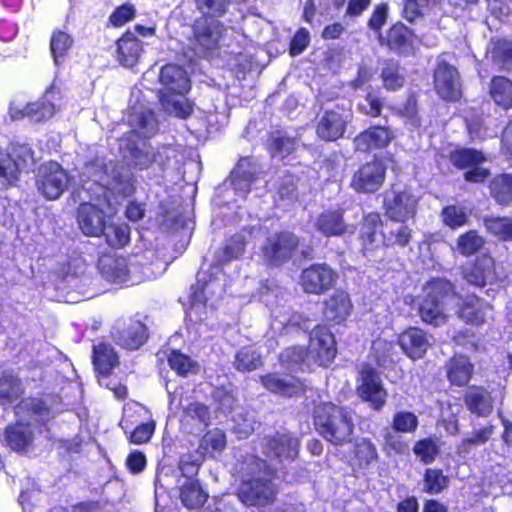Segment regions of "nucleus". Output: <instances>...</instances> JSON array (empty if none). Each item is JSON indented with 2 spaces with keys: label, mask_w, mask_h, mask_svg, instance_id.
<instances>
[{
  "label": "nucleus",
  "mask_w": 512,
  "mask_h": 512,
  "mask_svg": "<svg viewBox=\"0 0 512 512\" xmlns=\"http://www.w3.org/2000/svg\"><path fill=\"white\" fill-rule=\"evenodd\" d=\"M81 188L93 199L105 198L109 206L135 191V179L130 170L116 166L111 160L96 159L85 166Z\"/></svg>",
  "instance_id": "nucleus-1"
},
{
  "label": "nucleus",
  "mask_w": 512,
  "mask_h": 512,
  "mask_svg": "<svg viewBox=\"0 0 512 512\" xmlns=\"http://www.w3.org/2000/svg\"><path fill=\"white\" fill-rule=\"evenodd\" d=\"M128 121L133 129L125 139L120 141L119 148L123 158L138 169H146L154 162L163 165L164 157H169L168 153L171 149L163 147L154 153L145 140L158 130L154 113L148 109L135 110Z\"/></svg>",
  "instance_id": "nucleus-2"
},
{
  "label": "nucleus",
  "mask_w": 512,
  "mask_h": 512,
  "mask_svg": "<svg viewBox=\"0 0 512 512\" xmlns=\"http://www.w3.org/2000/svg\"><path fill=\"white\" fill-rule=\"evenodd\" d=\"M277 468L267 466L255 455H239L234 472L241 478L239 499L246 505L266 506L272 503L277 490L272 482Z\"/></svg>",
  "instance_id": "nucleus-3"
},
{
  "label": "nucleus",
  "mask_w": 512,
  "mask_h": 512,
  "mask_svg": "<svg viewBox=\"0 0 512 512\" xmlns=\"http://www.w3.org/2000/svg\"><path fill=\"white\" fill-rule=\"evenodd\" d=\"M56 399L26 398L15 407V424L9 425L4 434L5 444L14 451L25 452L32 445L37 424L54 417L59 409L55 407Z\"/></svg>",
  "instance_id": "nucleus-4"
},
{
  "label": "nucleus",
  "mask_w": 512,
  "mask_h": 512,
  "mask_svg": "<svg viewBox=\"0 0 512 512\" xmlns=\"http://www.w3.org/2000/svg\"><path fill=\"white\" fill-rule=\"evenodd\" d=\"M457 296L453 284L445 279H434L423 288L419 303V315L423 322L441 326L448 320Z\"/></svg>",
  "instance_id": "nucleus-5"
},
{
  "label": "nucleus",
  "mask_w": 512,
  "mask_h": 512,
  "mask_svg": "<svg viewBox=\"0 0 512 512\" xmlns=\"http://www.w3.org/2000/svg\"><path fill=\"white\" fill-rule=\"evenodd\" d=\"M314 424L323 438L338 446L352 440V411L331 402L319 404L314 410Z\"/></svg>",
  "instance_id": "nucleus-6"
},
{
  "label": "nucleus",
  "mask_w": 512,
  "mask_h": 512,
  "mask_svg": "<svg viewBox=\"0 0 512 512\" xmlns=\"http://www.w3.org/2000/svg\"><path fill=\"white\" fill-rule=\"evenodd\" d=\"M159 78L163 85L160 97L163 109L179 118L188 117L192 112V104L184 96L190 90L186 71L180 66L169 64L161 69Z\"/></svg>",
  "instance_id": "nucleus-7"
},
{
  "label": "nucleus",
  "mask_w": 512,
  "mask_h": 512,
  "mask_svg": "<svg viewBox=\"0 0 512 512\" xmlns=\"http://www.w3.org/2000/svg\"><path fill=\"white\" fill-rule=\"evenodd\" d=\"M196 7L203 15L194 24L197 53L205 54L214 49L221 37L223 26L218 20L227 9V0H195Z\"/></svg>",
  "instance_id": "nucleus-8"
},
{
  "label": "nucleus",
  "mask_w": 512,
  "mask_h": 512,
  "mask_svg": "<svg viewBox=\"0 0 512 512\" xmlns=\"http://www.w3.org/2000/svg\"><path fill=\"white\" fill-rule=\"evenodd\" d=\"M119 363L118 356L111 344L100 341L93 346V364L100 376L98 382L101 386L113 391L115 397L124 399L127 395L126 386L116 383L109 377L110 371Z\"/></svg>",
  "instance_id": "nucleus-9"
},
{
  "label": "nucleus",
  "mask_w": 512,
  "mask_h": 512,
  "mask_svg": "<svg viewBox=\"0 0 512 512\" xmlns=\"http://www.w3.org/2000/svg\"><path fill=\"white\" fill-rule=\"evenodd\" d=\"M70 181L67 172L57 162H46L38 168L37 190L48 200L58 199L68 188Z\"/></svg>",
  "instance_id": "nucleus-10"
},
{
  "label": "nucleus",
  "mask_w": 512,
  "mask_h": 512,
  "mask_svg": "<svg viewBox=\"0 0 512 512\" xmlns=\"http://www.w3.org/2000/svg\"><path fill=\"white\" fill-rule=\"evenodd\" d=\"M223 293L222 284L215 280H206L204 273L198 274V280L191 295V306L188 311V317L191 321H202L203 313L207 307L214 306V298L221 297Z\"/></svg>",
  "instance_id": "nucleus-11"
},
{
  "label": "nucleus",
  "mask_w": 512,
  "mask_h": 512,
  "mask_svg": "<svg viewBox=\"0 0 512 512\" xmlns=\"http://www.w3.org/2000/svg\"><path fill=\"white\" fill-rule=\"evenodd\" d=\"M337 353L334 335L324 326L315 327L310 334L306 361L311 365L327 366Z\"/></svg>",
  "instance_id": "nucleus-12"
},
{
  "label": "nucleus",
  "mask_w": 512,
  "mask_h": 512,
  "mask_svg": "<svg viewBox=\"0 0 512 512\" xmlns=\"http://www.w3.org/2000/svg\"><path fill=\"white\" fill-rule=\"evenodd\" d=\"M99 269L102 276L109 282L117 284L133 285L143 279L151 277L147 272L142 276H137V266L128 264L125 257L103 256L99 260Z\"/></svg>",
  "instance_id": "nucleus-13"
},
{
  "label": "nucleus",
  "mask_w": 512,
  "mask_h": 512,
  "mask_svg": "<svg viewBox=\"0 0 512 512\" xmlns=\"http://www.w3.org/2000/svg\"><path fill=\"white\" fill-rule=\"evenodd\" d=\"M358 381L359 397L368 402L373 410L380 411L386 404L388 394L377 371L369 364H363L359 371Z\"/></svg>",
  "instance_id": "nucleus-14"
},
{
  "label": "nucleus",
  "mask_w": 512,
  "mask_h": 512,
  "mask_svg": "<svg viewBox=\"0 0 512 512\" xmlns=\"http://www.w3.org/2000/svg\"><path fill=\"white\" fill-rule=\"evenodd\" d=\"M434 88L444 100L456 101L461 97L462 84L459 72L446 60L445 55L437 59Z\"/></svg>",
  "instance_id": "nucleus-15"
},
{
  "label": "nucleus",
  "mask_w": 512,
  "mask_h": 512,
  "mask_svg": "<svg viewBox=\"0 0 512 512\" xmlns=\"http://www.w3.org/2000/svg\"><path fill=\"white\" fill-rule=\"evenodd\" d=\"M299 441L296 437L286 432H277L265 437L262 443V452L279 464L294 460L298 454Z\"/></svg>",
  "instance_id": "nucleus-16"
},
{
  "label": "nucleus",
  "mask_w": 512,
  "mask_h": 512,
  "mask_svg": "<svg viewBox=\"0 0 512 512\" xmlns=\"http://www.w3.org/2000/svg\"><path fill=\"white\" fill-rule=\"evenodd\" d=\"M418 198L409 190L391 191L385 195V214L395 222H405L416 213Z\"/></svg>",
  "instance_id": "nucleus-17"
},
{
  "label": "nucleus",
  "mask_w": 512,
  "mask_h": 512,
  "mask_svg": "<svg viewBox=\"0 0 512 512\" xmlns=\"http://www.w3.org/2000/svg\"><path fill=\"white\" fill-rule=\"evenodd\" d=\"M111 335L119 346L128 350H136L147 340V329L138 320L120 319L114 324Z\"/></svg>",
  "instance_id": "nucleus-18"
},
{
  "label": "nucleus",
  "mask_w": 512,
  "mask_h": 512,
  "mask_svg": "<svg viewBox=\"0 0 512 512\" xmlns=\"http://www.w3.org/2000/svg\"><path fill=\"white\" fill-rule=\"evenodd\" d=\"M298 244L299 240L293 233H276L267 238L262 248L263 257L270 264L280 265L290 259Z\"/></svg>",
  "instance_id": "nucleus-19"
},
{
  "label": "nucleus",
  "mask_w": 512,
  "mask_h": 512,
  "mask_svg": "<svg viewBox=\"0 0 512 512\" xmlns=\"http://www.w3.org/2000/svg\"><path fill=\"white\" fill-rule=\"evenodd\" d=\"M336 278V273L328 265L315 264L302 271L300 284L306 293L321 294L332 287Z\"/></svg>",
  "instance_id": "nucleus-20"
},
{
  "label": "nucleus",
  "mask_w": 512,
  "mask_h": 512,
  "mask_svg": "<svg viewBox=\"0 0 512 512\" xmlns=\"http://www.w3.org/2000/svg\"><path fill=\"white\" fill-rule=\"evenodd\" d=\"M386 167L381 160L363 165L353 176L351 185L357 192L372 193L383 184Z\"/></svg>",
  "instance_id": "nucleus-21"
},
{
  "label": "nucleus",
  "mask_w": 512,
  "mask_h": 512,
  "mask_svg": "<svg viewBox=\"0 0 512 512\" xmlns=\"http://www.w3.org/2000/svg\"><path fill=\"white\" fill-rule=\"evenodd\" d=\"M484 156L480 151L474 149H461L451 154V162L459 168H471L465 173V179L470 182L480 183L489 176V171L480 166Z\"/></svg>",
  "instance_id": "nucleus-22"
},
{
  "label": "nucleus",
  "mask_w": 512,
  "mask_h": 512,
  "mask_svg": "<svg viewBox=\"0 0 512 512\" xmlns=\"http://www.w3.org/2000/svg\"><path fill=\"white\" fill-rule=\"evenodd\" d=\"M350 116V111L344 108L326 111L317 125L318 136L326 141L342 137Z\"/></svg>",
  "instance_id": "nucleus-23"
},
{
  "label": "nucleus",
  "mask_w": 512,
  "mask_h": 512,
  "mask_svg": "<svg viewBox=\"0 0 512 512\" xmlns=\"http://www.w3.org/2000/svg\"><path fill=\"white\" fill-rule=\"evenodd\" d=\"M77 220L81 231L86 236L102 235L108 223L104 212L92 203H82L77 212Z\"/></svg>",
  "instance_id": "nucleus-24"
},
{
  "label": "nucleus",
  "mask_w": 512,
  "mask_h": 512,
  "mask_svg": "<svg viewBox=\"0 0 512 512\" xmlns=\"http://www.w3.org/2000/svg\"><path fill=\"white\" fill-rule=\"evenodd\" d=\"M433 337L423 330L410 327L398 336V344L403 352L411 359L422 358L432 344Z\"/></svg>",
  "instance_id": "nucleus-25"
},
{
  "label": "nucleus",
  "mask_w": 512,
  "mask_h": 512,
  "mask_svg": "<svg viewBox=\"0 0 512 512\" xmlns=\"http://www.w3.org/2000/svg\"><path fill=\"white\" fill-rule=\"evenodd\" d=\"M459 301L460 299L457 297L456 304L459 305L457 315L466 323L482 325L491 315L490 304L475 295H467L461 299V304Z\"/></svg>",
  "instance_id": "nucleus-26"
},
{
  "label": "nucleus",
  "mask_w": 512,
  "mask_h": 512,
  "mask_svg": "<svg viewBox=\"0 0 512 512\" xmlns=\"http://www.w3.org/2000/svg\"><path fill=\"white\" fill-rule=\"evenodd\" d=\"M313 226L325 237L342 236L354 231L353 225L345 223L341 209L323 211L315 219Z\"/></svg>",
  "instance_id": "nucleus-27"
},
{
  "label": "nucleus",
  "mask_w": 512,
  "mask_h": 512,
  "mask_svg": "<svg viewBox=\"0 0 512 512\" xmlns=\"http://www.w3.org/2000/svg\"><path fill=\"white\" fill-rule=\"evenodd\" d=\"M495 263L492 257L482 255L472 264L463 268L464 279L475 286H484L495 279Z\"/></svg>",
  "instance_id": "nucleus-28"
},
{
  "label": "nucleus",
  "mask_w": 512,
  "mask_h": 512,
  "mask_svg": "<svg viewBox=\"0 0 512 512\" xmlns=\"http://www.w3.org/2000/svg\"><path fill=\"white\" fill-rule=\"evenodd\" d=\"M381 226L382 220L378 213H369L364 217L360 229V240L365 254L384 245L385 234L379 231Z\"/></svg>",
  "instance_id": "nucleus-29"
},
{
  "label": "nucleus",
  "mask_w": 512,
  "mask_h": 512,
  "mask_svg": "<svg viewBox=\"0 0 512 512\" xmlns=\"http://www.w3.org/2000/svg\"><path fill=\"white\" fill-rule=\"evenodd\" d=\"M61 95L58 90L51 87L46 90L40 101L26 104V113L33 122L52 117L57 109L60 108Z\"/></svg>",
  "instance_id": "nucleus-30"
},
{
  "label": "nucleus",
  "mask_w": 512,
  "mask_h": 512,
  "mask_svg": "<svg viewBox=\"0 0 512 512\" xmlns=\"http://www.w3.org/2000/svg\"><path fill=\"white\" fill-rule=\"evenodd\" d=\"M393 138L394 134L388 128L374 126L356 136L354 146L356 150L367 152L388 146Z\"/></svg>",
  "instance_id": "nucleus-31"
},
{
  "label": "nucleus",
  "mask_w": 512,
  "mask_h": 512,
  "mask_svg": "<svg viewBox=\"0 0 512 512\" xmlns=\"http://www.w3.org/2000/svg\"><path fill=\"white\" fill-rule=\"evenodd\" d=\"M352 309L349 295L335 291L325 302L324 316L327 320L341 323L347 319Z\"/></svg>",
  "instance_id": "nucleus-32"
},
{
  "label": "nucleus",
  "mask_w": 512,
  "mask_h": 512,
  "mask_svg": "<svg viewBox=\"0 0 512 512\" xmlns=\"http://www.w3.org/2000/svg\"><path fill=\"white\" fill-rule=\"evenodd\" d=\"M464 402L467 409L479 417H486L493 410L491 395L483 387H470L465 393Z\"/></svg>",
  "instance_id": "nucleus-33"
},
{
  "label": "nucleus",
  "mask_w": 512,
  "mask_h": 512,
  "mask_svg": "<svg viewBox=\"0 0 512 512\" xmlns=\"http://www.w3.org/2000/svg\"><path fill=\"white\" fill-rule=\"evenodd\" d=\"M211 414L209 408L199 402L190 403L185 409L182 417V425L190 432L203 430L210 424Z\"/></svg>",
  "instance_id": "nucleus-34"
},
{
  "label": "nucleus",
  "mask_w": 512,
  "mask_h": 512,
  "mask_svg": "<svg viewBox=\"0 0 512 512\" xmlns=\"http://www.w3.org/2000/svg\"><path fill=\"white\" fill-rule=\"evenodd\" d=\"M387 40L389 47L400 54L413 52L417 42L414 34L401 23L390 28Z\"/></svg>",
  "instance_id": "nucleus-35"
},
{
  "label": "nucleus",
  "mask_w": 512,
  "mask_h": 512,
  "mask_svg": "<svg viewBox=\"0 0 512 512\" xmlns=\"http://www.w3.org/2000/svg\"><path fill=\"white\" fill-rule=\"evenodd\" d=\"M118 60L125 66L134 67L143 51L142 43L131 33L123 35L118 40Z\"/></svg>",
  "instance_id": "nucleus-36"
},
{
  "label": "nucleus",
  "mask_w": 512,
  "mask_h": 512,
  "mask_svg": "<svg viewBox=\"0 0 512 512\" xmlns=\"http://www.w3.org/2000/svg\"><path fill=\"white\" fill-rule=\"evenodd\" d=\"M261 381L271 392L284 396H293L302 390L300 381L292 376L266 375Z\"/></svg>",
  "instance_id": "nucleus-37"
},
{
  "label": "nucleus",
  "mask_w": 512,
  "mask_h": 512,
  "mask_svg": "<svg viewBox=\"0 0 512 512\" xmlns=\"http://www.w3.org/2000/svg\"><path fill=\"white\" fill-rule=\"evenodd\" d=\"M473 373V365L463 355L453 357L447 368V376L450 382L457 386L466 385Z\"/></svg>",
  "instance_id": "nucleus-38"
},
{
  "label": "nucleus",
  "mask_w": 512,
  "mask_h": 512,
  "mask_svg": "<svg viewBox=\"0 0 512 512\" xmlns=\"http://www.w3.org/2000/svg\"><path fill=\"white\" fill-rule=\"evenodd\" d=\"M24 392L20 379L13 372L0 375V404L7 405L18 399Z\"/></svg>",
  "instance_id": "nucleus-39"
},
{
  "label": "nucleus",
  "mask_w": 512,
  "mask_h": 512,
  "mask_svg": "<svg viewBox=\"0 0 512 512\" xmlns=\"http://www.w3.org/2000/svg\"><path fill=\"white\" fill-rule=\"evenodd\" d=\"M246 166H249V161L247 159L241 160L230 176L233 189L242 196L251 191V185L256 180L253 178L251 169H247Z\"/></svg>",
  "instance_id": "nucleus-40"
},
{
  "label": "nucleus",
  "mask_w": 512,
  "mask_h": 512,
  "mask_svg": "<svg viewBox=\"0 0 512 512\" xmlns=\"http://www.w3.org/2000/svg\"><path fill=\"white\" fill-rule=\"evenodd\" d=\"M490 95L498 106L509 109L512 107V82L505 77H494L490 85Z\"/></svg>",
  "instance_id": "nucleus-41"
},
{
  "label": "nucleus",
  "mask_w": 512,
  "mask_h": 512,
  "mask_svg": "<svg viewBox=\"0 0 512 512\" xmlns=\"http://www.w3.org/2000/svg\"><path fill=\"white\" fill-rule=\"evenodd\" d=\"M494 426L486 425L479 429L474 430L471 435L462 439L457 447V452L462 455H468L473 448L485 444L493 435Z\"/></svg>",
  "instance_id": "nucleus-42"
},
{
  "label": "nucleus",
  "mask_w": 512,
  "mask_h": 512,
  "mask_svg": "<svg viewBox=\"0 0 512 512\" xmlns=\"http://www.w3.org/2000/svg\"><path fill=\"white\" fill-rule=\"evenodd\" d=\"M226 447L225 433L220 429L208 431L201 439L199 450L203 455L214 457Z\"/></svg>",
  "instance_id": "nucleus-43"
},
{
  "label": "nucleus",
  "mask_w": 512,
  "mask_h": 512,
  "mask_svg": "<svg viewBox=\"0 0 512 512\" xmlns=\"http://www.w3.org/2000/svg\"><path fill=\"white\" fill-rule=\"evenodd\" d=\"M261 365V355L253 346L243 347L235 355L234 367L238 371L256 370Z\"/></svg>",
  "instance_id": "nucleus-44"
},
{
  "label": "nucleus",
  "mask_w": 512,
  "mask_h": 512,
  "mask_svg": "<svg viewBox=\"0 0 512 512\" xmlns=\"http://www.w3.org/2000/svg\"><path fill=\"white\" fill-rule=\"evenodd\" d=\"M73 45V38L64 31L53 32L50 40V50L56 65L61 64L67 52Z\"/></svg>",
  "instance_id": "nucleus-45"
},
{
  "label": "nucleus",
  "mask_w": 512,
  "mask_h": 512,
  "mask_svg": "<svg viewBox=\"0 0 512 512\" xmlns=\"http://www.w3.org/2000/svg\"><path fill=\"white\" fill-rule=\"evenodd\" d=\"M168 363L180 376L196 374L199 371V364L195 360L177 350L170 353Z\"/></svg>",
  "instance_id": "nucleus-46"
},
{
  "label": "nucleus",
  "mask_w": 512,
  "mask_h": 512,
  "mask_svg": "<svg viewBox=\"0 0 512 512\" xmlns=\"http://www.w3.org/2000/svg\"><path fill=\"white\" fill-rule=\"evenodd\" d=\"M180 497L184 506L196 508L204 504L206 494L201 490L199 484L191 479H187L183 484Z\"/></svg>",
  "instance_id": "nucleus-47"
},
{
  "label": "nucleus",
  "mask_w": 512,
  "mask_h": 512,
  "mask_svg": "<svg viewBox=\"0 0 512 512\" xmlns=\"http://www.w3.org/2000/svg\"><path fill=\"white\" fill-rule=\"evenodd\" d=\"M246 239L243 234L232 236L225 244L223 249L217 253V262L223 264L233 259L239 258L245 250Z\"/></svg>",
  "instance_id": "nucleus-48"
},
{
  "label": "nucleus",
  "mask_w": 512,
  "mask_h": 512,
  "mask_svg": "<svg viewBox=\"0 0 512 512\" xmlns=\"http://www.w3.org/2000/svg\"><path fill=\"white\" fill-rule=\"evenodd\" d=\"M490 189L498 203H510L512 201V174H502L495 177L491 182Z\"/></svg>",
  "instance_id": "nucleus-49"
},
{
  "label": "nucleus",
  "mask_w": 512,
  "mask_h": 512,
  "mask_svg": "<svg viewBox=\"0 0 512 512\" xmlns=\"http://www.w3.org/2000/svg\"><path fill=\"white\" fill-rule=\"evenodd\" d=\"M104 235L106 242L111 247H123L130 240V228L127 224H109L107 223Z\"/></svg>",
  "instance_id": "nucleus-50"
},
{
  "label": "nucleus",
  "mask_w": 512,
  "mask_h": 512,
  "mask_svg": "<svg viewBox=\"0 0 512 512\" xmlns=\"http://www.w3.org/2000/svg\"><path fill=\"white\" fill-rule=\"evenodd\" d=\"M280 361L283 366H286L291 371L303 370L312 366L306 361V351L302 347L297 346L283 351L280 355Z\"/></svg>",
  "instance_id": "nucleus-51"
},
{
  "label": "nucleus",
  "mask_w": 512,
  "mask_h": 512,
  "mask_svg": "<svg viewBox=\"0 0 512 512\" xmlns=\"http://www.w3.org/2000/svg\"><path fill=\"white\" fill-rule=\"evenodd\" d=\"M419 425L418 417L410 411H397L392 418V428L399 433H414Z\"/></svg>",
  "instance_id": "nucleus-52"
},
{
  "label": "nucleus",
  "mask_w": 512,
  "mask_h": 512,
  "mask_svg": "<svg viewBox=\"0 0 512 512\" xmlns=\"http://www.w3.org/2000/svg\"><path fill=\"white\" fill-rule=\"evenodd\" d=\"M232 431L239 439H245L255 430L256 421L248 412H239L232 418Z\"/></svg>",
  "instance_id": "nucleus-53"
},
{
  "label": "nucleus",
  "mask_w": 512,
  "mask_h": 512,
  "mask_svg": "<svg viewBox=\"0 0 512 512\" xmlns=\"http://www.w3.org/2000/svg\"><path fill=\"white\" fill-rule=\"evenodd\" d=\"M484 244V240L476 231L471 230L457 239L456 249L464 256L476 253Z\"/></svg>",
  "instance_id": "nucleus-54"
},
{
  "label": "nucleus",
  "mask_w": 512,
  "mask_h": 512,
  "mask_svg": "<svg viewBox=\"0 0 512 512\" xmlns=\"http://www.w3.org/2000/svg\"><path fill=\"white\" fill-rule=\"evenodd\" d=\"M145 408L137 402H128L123 407V416L120 426L127 433L133 425L144 418Z\"/></svg>",
  "instance_id": "nucleus-55"
},
{
  "label": "nucleus",
  "mask_w": 512,
  "mask_h": 512,
  "mask_svg": "<svg viewBox=\"0 0 512 512\" xmlns=\"http://www.w3.org/2000/svg\"><path fill=\"white\" fill-rule=\"evenodd\" d=\"M25 166L24 163H18L10 158L0 160V189L16 181L18 173Z\"/></svg>",
  "instance_id": "nucleus-56"
},
{
  "label": "nucleus",
  "mask_w": 512,
  "mask_h": 512,
  "mask_svg": "<svg viewBox=\"0 0 512 512\" xmlns=\"http://www.w3.org/2000/svg\"><path fill=\"white\" fill-rule=\"evenodd\" d=\"M381 78L384 87L388 90H396L402 87L404 84L403 73L401 72L399 66L393 62L385 64L381 73Z\"/></svg>",
  "instance_id": "nucleus-57"
},
{
  "label": "nucleus",
  "mask_w": 512,
  "mask_h": 512,
  "mask_svg": "<svg viewBox=\"0 0 512 512\" xmlns=\"http://www.w3.org/2000/svg\"><path fill=\"white\" fill-rule=\"evenodd\" d=\"M491 56L494 62L505 69H512V42L506 40L497 41L492 50Z\"/></svg>",
  "instance_id": "nucleus-58"
},
{
  "label": "nucleus",
  "mask_w": 512,
  "mask_h": 512,
  "mask_svg": "<svg viewBox=\"0 0 512 512\" xmlns=\"http://www.w3.org/2000/svg\"><path fill=\"white\" fill-rule=\"evenodd\" d=\"M485 226L491 234L500 239L512 238V218H489L485 220Z\"/></svg>",
  "instance_id": "nucleus-59"
},
{
  "label": "nucleus",
  "mask_w": 512,
  "mask_h": 512,
  "mask_svg": "<svg viewBox=\"0 0 512 512\" xmlns=\"http://www.w3.org/2000/svg\"><path fill=\"white\" fill-rule=\"evenodd\" d=\"M448 485V478L439 469H427L424 475V490L438 494Z\"/></svg>",
  "instance_id": "nucleus-60"
},
{
  "label": "nucleus",
  "mask_w": 512,
  "mask_h": 512,
  "mask_svg": "<svg viewBox=\"0 0 512 512\" xmlns=\"http://www.w3.org/2000/svg\"><path fill=\"white\" fill-rule=\"evenodd\" d=\"M442 219L447 226L456 229L466 224L468 213L460 206L450 205L442 210Z\"/></svg>",
  "instance_id": "nucleus-61"
},
{
  "label": "nucleus",
  "mask_w": 512,
  "mask_h": 512,
  "mask_svg": "<svg viewBox=\"0 0 512 512\" xmlns=\"http://www.w3.org/2000/svg\"><path fill=\"white\" fill-rule=\"evenodd\" d=\"M411 230L407 225H398L395 228H391L388 235H385L384 245L389 246H401L408 245L411 240Z\"/></svg>",
  "instance_id": "nucleus-62"
},
{
  "label": "nucleus",
  "mask_w": 512,
  "mask_h": 512,
  "mask_svg": "<svg viewBox=\"0 0 512 512\" xmlns=\"http://www.w3.org/2000/svg\"><path fill=\"white\" fill-rule=\"evenodd\" d=\"M155 431V422L153 420L141 423L134 429H130L126 434H129L131 443L140 445L149 442Z\"/></svg>",
  "instance_id": "nucleus-63"
},
{
  "label": "nucleus",
  "mask_w": 512,
  "mask_h": 512,
  "mask_svg": "<svg viewBox=\"0 0 512 512\" xmlns=\"http://www.w3.org/2000/svg\"><path fill=\"white\" fill-rule=\"evenodd\" d=\"M296 140L285 135H278L272 139L271 151L273 157L285 158L296 149Z\"/></svg>",
  "instance_id": "nucleus-64"
}]
</instances>
